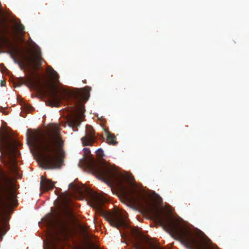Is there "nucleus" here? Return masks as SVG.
Listing matches in <instances>:
<instances>
[{"instance_id": "obj_1", "label": "nucleus", "mask_w": 249, "mask_h": 249, "mask_svg": "<svg viewBox=\"0 0 249 249\" xmlns=\"http://www.w3.org/2000/svg\"><path fill=\"white\" fill-rule=\"evenodd\" d=\"M60 131L59 126L54 124H50L47 131L42 135L30 129L27 131L28 144L40 150L46 169L61 167L62 161L58 152L63 148L64 141Z\"/></svg>"}, {"instance_id": "obj_2", "label": "nucleus", "mask_w": 249, "mask_h": 249, "mask_svg": "<svg viewBox=\"0 0 249 249\" xmlns=\"http://www.w3.org/2000/svg\"><path fill=\"white\" fill-rule=\"evenodd\" d=\"M38 77L37 73H36V75L31 73L25 79V83L31 87H37L42 93L48 96L49 105L51 107H58L62 100H71L73 101L76 106L74 109L77 114L79 110H81V103L86 102L89 97V92L91 90V88L89 87H85L81 92H74L62 89L59 94L56 91L55 86L51 83H47L45 86H40ZM80 111L82 113V110Z\"/></svg>"}, {"instance_id": "obj_3", "label": "nucleus", "mask_w": 249, "mask_h": 249, "mask_svg": "<svg viewBox=\"0 0 249 249\" xmlns=\"http://www.w3.org/2000/svg\"><path fill=\"white\" fill-rule=\"evenodd\" d=\"M24 26L19 21L15 24V28L8 22L2 14L0 15V46L9 50L11 56L17 62L16 58L19 55V51L13 45L9 37L14 40L23 39L25 36Z\"/></svg>"}, {"instance_id": "obj_4", "label": "nucleus", "mask_w": 249, "mask_h": 249, "mask_svg": "<svg viewBox=\"0 0 249 249\" xmlns=\"http://www.w3.org/2000/svg\"><path fill=\"white\" fill-rule=\"evenodd\" d=\"M157 218L162 226L168 231L176 235L189 249H206L207 246L197 240L190 230L182 228L171 220L157 215Z\"/></svg>"}, {"instance_id": "obj_5", "label": "nucleus", "mask_w": 249, "mask_h": 249, "mask_svg": "<svg viewBox=\"0 0 249 249\" xmlns=\"http://www.w3.org/2000/svg\"><path fill=\"white\" fill-rule=\"evenodd\" d=\"M92 199L95 208L104 216L112 226L119 230L120 228L128 227L126 221L127 215L125 212L120 211L107 212L102 207L103 204L106 201L104 197L96 194L92 196Z\"/></svg>"}, {"instance_id": "obj_6", "label": "nucleus", "mask_w": 249, "mask_h": 249, "mask_svg": "<svg viewBox=\"0 0 249 249\" xmlns=\"http://www.w3.org/2000/svg\"><path fill=\"white\" fill-rule=\"evenodd\" d=\"M69 229L64 222H59L51 235L50 239L44 242V249H58L57 244L65 239L68 234Z\"/></svg>"}, {"instance_id": "obj_7", "label": "nucleus", "mask_w": 249, "mask_h": 249, "mask_svg": "<svg viewBox=\"0 0 249 249\" xmlns=\"http://www.w3.org/2000/svg\"><path fill=\"white\" fill-rule=\"evenodd\" d=\"M90 168L95 174L109 182L117 181V175L110 166L99 165L93 159L90 165Z\"/></svg>"}, {"instance_id": "obj_8", "label": "nucleus", "mask_w": 249, "mask_h": 249, "mask_svg": "<svg viewBox=\"0 0 249 249\" xmlns=\"http://www.w3.org/2000/svg\"><path fill=\"white\" fill-rule=\"evenodd\" d=\"M30 40L34 48V52L32 54L22 56L23 64H21L18 63L21 69H23L24 67L28 68L32 67L36 69L40 67L42 64V58L40 49L31 38Z\"/></svg>"}, {"instance_id": "obj_9", "label": "nucleus", "mask_w": 249, "mask_h": 249, "mask_svg": "<svg viewBox=\"0 0 249 249\" xmlns=\"http://www.w3.org/2000/svg\"><path fill=\"white\" fill-rule=\"evenodd\" d=\"M122 188L123 193L127 196L130 200L138 207L142 209H149L151 204L149 200L144 195L138 193L136 194H130L125 191V187L123 185L121 181L118 182Z\"/></svg>"}, {"instance_id": "obj_10", "label": "nucleus", "mask_w": 249, "mask_h": 249, "mask_svg": "<svg viewBox=\"0 0 249 249\" xmlns=\"http://www.w3.org/2000/svg\"><path fill=\"white\" fill-rule=\"evenodd\" d=\"M83 145H92L95 141L94 130L90 125H87L85 135L81 138Z\"/></svg>"}, {"instance_id": "obj_11", "label": "nucleus", "mask_w": 249, "mask_h": 249, "mask_svg": "<svg viewBox=\"0 0 249 249\" xmlns=\"http://www.w3.org/2000/svg\"><path fill=\"white\" fill-rule=\"evenodd\" d=\"M40 186L41 190L43 191H48L54 187L52 181L43 176L41 177Z\"/></svg>"}, {"instance_id": "obj_12", "label": "nucleus", "mask_w": 249, "mask_h": 249, "mask_svg": "<svg viewBox=\"0 0 249 249\" xmlns=\"http://www.w3.org/2000/svg\"><path fill=\"white\" fill-rule=\"evenodd\" d=\"M107 141L109 144L114 145L117 143L115 136L109 132H107Z\"/></svg>"}, {"instance_id": "obj_13", "label": "nucleus", "mask_w": 249, "mask_h": 249, "mask_svg": "<svg viewBox=\"0 0 249 249\" xmlns=\"http://www.w3.org/2000/svg\"><path fill=\"white\" fill-rule=\"evenodd\" d=\"M49 70V73L52 77V79H53L55 81H57L59 76L57 72L54 71L53 68L50 67Z\"/></svg>"}, {"instance_id": "obj_14", "label": "nucleus", "mask_w": 249, "mask_h": 249, "mask_svg": "<svg viewBox=\"0 0 249 249\" xmlns=\"http://www.w3.org/2000/svg\"><path fill=\"white\" fill-rule=\"evenodd\" d=\"M69 188L72 189L74 192L80 193L81 192L79 187L73 183H71L69 185Z\"/></svg>"}, {"instance_id": "obj_15", "label": "nucleus", "mask_w": 249, "mask_h": 249, "mask_svg": "<svg viewBox=\"0 0 249 249\" xmlns=\"http://www.w3.org/2000/svg\"><path fill=\"white\" fill-rule=\"evenodd\" d=\"M136 249H148L142 243L138 241L135 243Z\"/></svg>"}, {"instance_id": "obj_16", "label": "nucleus", "mask_w": 249, "mask_h": 249, "mask_svg": "<svg viewBox=\"0 0 249 249\" xmlns=\"http://www.w3.org/2000/svg\"><path fill=\"white\" fill-rule=\"evenodd\" d=\"M96 154L100 158H103L104 156L103 151L101 148L97 149L96 151Z\"/></svg>"}, {"instance_id": "obj_17", "label": "nucleus", "mask_w": 249, "mask_h": 249, "mask_svg": "<svg viewBox=\"0 0 249 249\" xmlns=\"http://www.w3.org/2000/svg\"><path fill=\"white\" fill-rule=\"evenodd\" d=\"M131 231L134 236L137 237L140 235L139 231L136 229L131 228Z\"/></svg>"}, {"instance_id": "obj_18", "label": "nucleus", "mask_w": 249, "mask_h": 249, "mask_svg": "<svg viewBox=\"0 0 249 249\" xmlns=\"http://www.w3.org/2000/svg\"><path fill=\"white\" fill-rule=\"evenodd\" d=\"M72 120L73 123L74 124H76L79 121V117L78 116V114L75 115L73 116Z\"/></svg>"}, {"instance_id": "obj_19", "label": "nucleus", "mask_w": 249, "mask_h": 249, "mask_svg": "<svg viewBox=\"0 0 249 249\" xmlns=\"http://www.w3.org/2000/svg\"><path fill=\"white\" fill-rule=\"evenodd\" d=\"M83 150L84 151V152L86 154L90 153V150L88 148H84Z\"/></svg>"}]
</instances>
